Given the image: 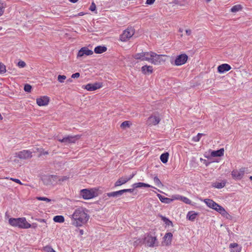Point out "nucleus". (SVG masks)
Listing matches in <instances>:
<instances>
[{
  "label": "nucleus",
  "instance_id": "bb28decb",
  "mask_svg": "<svg viewBox=\"0 0 252 252\" xmlns=\"http://www.w3.org/2000/svg\"><path fill=\"white\" fill-rule=\"evenodd\" d=\"M174 198L175 199H181V200H182L183 202H184L186 204H189L191 203V201L189 198H188L186 197H182L179 195H176V196H174Z\"/></svg>",
  "mask_w": 252,
  "mask_h": 252
},
{
  "label": "nucleus",
  "instance_id": "4468645a",
  "mask_svg": "<svg viewBox=\"0 0 252 252\" xmlns=\"http://www.w3.org/2000/svg\"><path fill=\"white\" fill-rule=\"evenodd\" d=\"M102 87V85L99 83H95L94 84H88L85 86V88L89 91H95Z\"/></svg>",
  "mask_w": 252,
  "mask_h": 252
},
{
  "label": "nucleus",
  "instance_id": "ea45409f",
  "mask_svg": "<svg viewBox=\"0 0 252 252\" xmlns=\"http://www.w3.org/2000/svg\"><path fill=\"white\" fill-rule=\"evenodd\" d=\"M36 199L38 200L45 201H46L47 202H49L51 201V199H50L48 198L47 197H37Z\"/></svg>",
  "mask_w": 252,
  "mask_h": 252
},
{
  "label": "nucleus",
  "instance_id": "39448f33",
  "mask_svg": "<svg viewBox=\"0 0 252 252\" xmlns=\"http://www.w3.org/2000/svg\"><path fill=\"white\" fill-rule=\"evenodd\" d=\"M80 195L85 199H89L97 195V191L95 189H83L81 190Z\"/></svg>",
  "mask_w": 252,
  "mask_h": 252
},
{
  "label": "nucleus",
  "instance_id": "b1692460",
  "mask_svg": "<svg viewBox=\"0 0 252 252\" xmlns=\"http://www.w3.org/2000/svg\"><path fill=\"white\" fill-rule=\"evenodd\" d=\"M224 154V149L223 148L220 149L217 151H212L211 153V155L214 157H221Z\"/></svg>",
  "mask_w": 252,
  "mask_h": 252
},
{
  "label": "nucleus",
  "instance_id": "f257e3e1",
  "mask_svg": "<svg viewBox=\"0 0 252 252\" xmlns=\"http://www.w3.org/2000/svg\"><path fill=\"white\" fill-rule=\"evenodd\" d=\"M89 217L83 208L76 209L73 213L69 216L72 224L76 227H80L86 224Z\"/></svg>",
  "mask_w": 252,
  "mask_h": 252
},
{
  "label": "nucleus",
  "instance_id": "423d86ee",
  "mask_svg": "<svg viewBox=\"0 0 252 252\" xmlns=\"http://www.w3.org/2000/svg\"><path fill=\"white\" fill-rule=\"evenodd\" d=\"M135 32L133 28H128L125 30L123 33L120 36V40L122 41H126L133 35Z\"/></svg>",
  "mask_w": 252,
  "mask_h": 252
},
{
  "label": "nucleus",
  "instance_id": "4be33fe9",
  "mask_svg": "<svg viewBox=\"0 0 252 252\" xmlns=\"http://www.w3.org/2000/svg\"><path fill=\"white\" fill-rule=\"evenodd\" d=\"M153 67L150 65H144L142 67V72L145 74H150L153 72Z\"/></svg>",
  "mask_w": 252,
  "mask_h": 252
},
{
  "label": "nucleus",
  "instance_id": "2f4dec72",
  "mask_svg": "<svg viewBox=\"0 0 252 252\" xmlns=\"http://www.w3.org/2000/svg\"><path fill=\"white\" fill-rule=\"evenodd\" d=\"M131 125V123L130 121H126L121 124V127L122 128H126V127H129Z\"/></svg>",
  "mask_w": 252,
  "mask_h": 252
},
{
  "label": "nucleus",
  "instance_id": "e2e57ef3",
  "mask_svg": "<svg viewBox=\"0 0 252 252\" xmlns=\"http://www.w3.org/2000/svg\"><path fill=\"white\" fill-rule=\"evenodd\" d=\"M2 119V117L1 115V114H0V119Z\"/></svg>",
  "mask_w": 252,
  "mask_h": 252
},
{
  "label": "nucleus",
  "instance_id": "052dcab7",
  "mask_svg": "<svg viewBox=\"0 0 252 252\" xmlns=\"http://www.w3.org/2000/svg\"><path fill=\"white\" fill-rule=\"evenodd\" d=\"M32 227H33V228H35V227H36V224H34V223H33V224H32V225H31V227H32Z\"/></svg>",
  "mask_w": 252,
  "mask_h": 252
},
{
  "label": "nucleus",
  "instance_id": "20e7f679",
  "mask_svg": "<svg viewBox=\"0 0 252 252\" xmlns=\"http://www.w3.org/2000/svg\"><path fill=\"white\" fill-rule=\"evenodd\" d=\"M151 55L150 60L149 62H150L152 64L155 65H159L165 61V60L163 59L165 57L163 55H158L153 52H151Z\"/></svg>",
  "mask_w": 252,
  "mask_h": 252
},
{
  "label": "nucleus",
  "instance_id": "f03ea898",
  "mask_svg": "<svg viewBox=\"0 0 252 252\" xmlns=\"http://www.w3.org/2000/svg\"><path fill=\"white\" fill-rule=\"evenodd\" d=\"M8 221L11 225L20 228L27 229L31 227V224L26 220L25 218H10Z\"/></svg>",
  "mask_w": 252,
  "mask_h": 252
},
{
  "label": "nucleus",
  "instance_id": "ddd939ff",
  "mask_svg": "<svg viewBox=\"0 0 252 252\" xmlns=\"http://www.w3.org/2000/svg\"><path fill=\"white\" fill-rule=\"evenodd\" d=\"M93 54V51L89 50L87 47H82L78 52L77 58L82 57L84 55L89 56Z\"/></svg>",
  "mask_w": 252,
  "mask_h": 252
},
{
  "label": "nucleus",
  "instance_id": "3c124183",
  "mask_svg": "<svg viewBox=\"0 0 252 252\" xmlns=\"http://www.w3.org/2000/svg\"><path fill=\"white\" fill-rule=\"evenodd\" d=\"M68 179V178L67 176H63L61 178L59 179V181L63 182L64 181L67 180Z\"/></svg>",
  "mask_w": 252,
  "mask_h": 252
},
{
  "label": "nucleus",
  "instance_id": "69168bd1",
  "mask_svg": "<svg viewBox=\"0 0 252 252\" xmlns=\"http://www.w3.org/2000/svg\"><path fill=\"white\" fill-rule=\"evenodd\" d=\"M250 180H252V176H250Z\"/></svg>",
  "mask_w": 252,
  "mask_h": 252
},
{
  "label": "nucleus",
  "instance_id": "f8f14e48",
  "mask_svg": "<svg viewBox=\"0 0 252 252\" xmlns=\"http://www.w3.org/2000/svg\"><path fill=\"white\" fill-rule=\"evenodd\" d=\"M135 175V173H132L129 176H124L120 178L115 183V187H118L124 185L130 180Z\"/></svg>",
  "mask_w": 252,
  "mask_h": 252
},
{
  "label": "nucleus",
  "instance_id": "a19ab883",
  "mask_svg": "<svg viewBox=\"0 0 252 252\" xmlns=\"http://www.w3.org/2000/svg\"><path fill=\"white\" fill-rule=\"evenodd\" d=\"M141 244H143L142 239H138L136 241H134L133 243V245L134 246H137L138 245H141Z\"/></svg>",
  "mask_w": 252,
  "mask_h": 252
},
{
  "label": "nucleus",
  "instance_id": "2eb2a0df",
  "mask_svg": "<svg viewBox=\"0 0 252 252\" xmlns=\"http://www.w3.org/2000/svg\"><path fill=\"white\" fill-rule=\"evenodd\" d=\"M160 121V119L159 117L156 116H152L148 118L147 124L149 126L156 125L159 123Z\"/></svg>",
  "mask_w": 252,
  "mask_h": 252
},
{
  "label": "nucleus",
  "instance_id": "13d9d810",
  "mask_svg": "<svg viewBox=\"0 0 252 252\" xmlns=\"http://www.w3.org/2000/svg\"><path fill=\"white\" fill-rule=\"evenodd\" d=\"M71 2L75 3L78 1V0H69Z\"/></svg>",
  "mask_w": 252,
  "mask_h": 252
},
{
  "label": "nucleus",
  "instance_id": "6ab92c4d",
  "mask_svg": "<svg viewBox=\"0 0 252 252\" xmlns=\"http://www.w3.org/2000/svg\"><path fill=\"white\" fill-rule=\"evenodd\" d=\"M231 252H241L242 247L237 243H231L229 245Z\"/></svg>",
  "mask_w": 252,
  "mask_h": 252
},
{
  "label": "nucleus",
  "instance_id": "393cba45",
  "mask_svg": "<svg viewBox=\"0 0 252 252\" xmlns=\"http://www.w3.org/2000/svg\"><path fill=\"white\" fill-rule=\"evenodd\" d=\"M132 187L134 188H142V187H147V188L152 187V186H151V185H150L148 184L141 183V182L137 183H134V184L132 185Z\"/></svg>",
  "mask_w": 252,
  "mask_h": 252
},
{
  "label": "nucleus",
  "instance_id": "aec40b11",
  "mask_svg": "<svg viewBox=\"0 0 252 252\" xmlns=\"http://www.w3.org/2000/svg\"><path fill=\"white\" fill-rule=\"evenodd\" d=\"M173 235L171 233L168 232L165 234L163 237L164 243L165 245L168 246L171 244Z\"/></svg>",
  "mask_w": 252,
  "mask_h": 252
},
{
  "label": "nucleus",
  "instance_id": "0e129e2a",
  "mask_svg": "<svg viewBox=\"0 0 252 252\" xmlns=\"http://www.w3.org/2000/svg\"><path fill=\"white\" fill-rule=\"evenodd\" d=\"M211 0H206L207 2H208L211 1Z\"/></svg>",
  "mask_w": 252,
  "mask_h": 252
},
{
  "label": "nucleus",
  "instance_id": "8fccbe9b",
  "mask_svg": "<svg viewBox=\"0 0 252 252\" xmlns=\"http://www.w3.org/2000/svg\"><path fill=\"white\" fill-rule=\"evenodd\" d=\"M79 76H80V73H78V72H77V73L73 74L71 75V78H77L79 77Z\"/></svg>",
  "mask_w": 252,
  "mask_h": 252
},
{
  "label": "nucleus",
  "instance_id": "9b49d317",
  "mask_svg": "<svg viewBox=\"0 0 252 252\" xmlns=\"http://www.w3.org/2000/svg\"><path fill=\"white\" fill-rule=\"evenodd\" d=\"M188 59V56L185 54L180 55L176 58L174 61V64L177 66H179L185 64Z\"/></svg>",
  "mask_w": 252,
  "mask_h": 252
},
{
  "label": "nucleus",
  "instance_id": "de8ad7c7",
  "mask_svg": "<svg viewBox=\"0 0 252 252\" xmlns=\"http://www.w3.org/2000/svg\"><path fill=\"white\" fill-rule=\"evenodd\" d=\"M95 8H96L95 4H94V2H92L90 6V10L92 11H94L95 10Z\"/></svg>",
  "mask_w": 252,
  "mask_h": 252
},
{
  "label": "nucleus",
  "instance_id": "09e8293b",
  "mask_svg": "<svg viewBox=\"0 0 252 252\" xmlns=\"http://www.w3.org/2000/svg\"><path fill=\"white\" fill-rule=\"evenodd\" d=\"M116 192L119 197L121 196L124 194V193H125V191L124 190V189L116 191Z\"/></svg>",
  "mask_w": 252,
  "mask_h": 252
},
{
  "label": "nucleus",
  "instance_id": "0eeeda50",
  "mask_svg": "<svg viewBox=\"0 0 252 252\" xmlns=\"http://www.w3.org/2000/svg\"><path fill=\"white\" fill-rule=\"evenodd\" d=\"M80 136L79 135H68L63 137L62 139H58V140L62 143H64L65 144H69V143H74L77 140L79 139Z\"/></svg>",
  "mask_w": 252,
  "mask_h": 252
},
{
  "label": "nucleus",
  "instance_id": "5701e85b",
  "mask_svg": "<svg viewBox=\"0 0 252 252\" xmlns=\"http://www.w3.org/2000/svg\"><path fill=\"white\" fill-rule=\"evenodd\" d=\"M204 202L206 203L207 206L213 209H214L216 207V205H217V203L210 199H205L204 200Z\"/></svg>",
  "mask_w": 252,
  "mask_h": 252
},
{
  "label": "nucleus",
  "instance_id": "a18cd8bd",
  "mask_svg": "<svg viewBox=\"0 0 252 252\" xmlns=\"http://www.w3.org/2000/svg\"><path fill=\"white\" fill-rule=\"evenodd\" d=\"M5 179H8L9 178L8 177H6L5 178ZM9 179L11 181H13L19 184H20V185H22V183H21V182L20 181V180L18 179H15V178H9Z\"/></svg>",
  "mask_w": 252,
  "mask_h": 252
},
{
  "label": "nucleus",
  "instance_id": "a211bd4d",
  "mask_svg": "<svg viewBox=\"0 0 252 252\" xmlns=\"http://www.w3.org/2000/svg\"><path fill=\"white\" fill-rule=\"evenodd\" d=\"M231 66L227 63L222 64L218 67V71L219 73H223L228 71L231 69Z\"/></svg>",
  "mask_w": 252,
  "mask_h": 252
},
{
  "label": "nucleus",
  "instance_id": "cd10ccee",
  "mask_svg": "<svg viewBox=\"0 0 252 252\" xmlns=\"http://www.w3.org/2000/svg\"><path fill=\"white\" fill-rule=\"evenodd\" d=\"M169 154L168 153H165L161 155L160 159L163 163H166L168 159Z\"/></svg>",
  "mask_w": 252,
  "mask_h": 252
},
{
  "label": "nucleus",
  "instance_id": "412c9836",
  "mask_svg": "<svg viewBox=\"0 0 252 252\" xmlns=\"http://www.w3.org/2000/svg\"><path fill=\"white\" fill-rule=\"evenodd\" d=\"M158 196L159 200L163 203H167L169 204L171 203L173 200L175 199L174 198V196H176V195H174L172 196L173 198H169L165 197L164 196L161 195L160 194H158Z\"/></svg>",
  "mask_w": 252,
  "mask_h": 252
},
{
  "label": "nucleus",
  "instance_id": "5fc2aeb1",
  "mask_svg": "<svg viewBox=\"0 0 252 252\" xmlns=\"http://www.w3.org/2000/svg\"><path fill=\"white\" fill-rule=\"evenodd\" d=\"M186 32L187 33V35H190L191 33V31L190 30H187L186 31Z\"/></svg>",
  "mask_w": 252,
  "mask_h": 252
},
{
  "label": "nucleus",
  "instance_id": "79ce46f5",
  "mask_svg": "<svg viewBox=\"0 0 252 252\" xmlns=\"http://www.w3.org/2000/svg\"><path fill=\"white\" fill-rule=\"evenodd\" d=\"M6 72L5 66L0 63V73L2 74Z\"/></svg>",
  "mask_w": 252,
  "mask_h": 252
},
{
  "label": "nucleus",
  "instance_id": "f704fd0d",
  "mask_svg": "<svg viewBox=\"0 0 252 252\" xmlns=\"http://www.w3.org/2000/svg\"><path fill=\"white\" fill-rule=\"evenodd\" d=\"M5 5L3 3L0 2V16H1L4 13Z\"/></svg>",
  "mask_w": 252,
  "mask_h": 252
},
{
  "label": "nucleus",
  "instance_id": "37998d69",
  "mask_svg": "<svg viewBox=\"0 0 252 252\" xmlns=\"http://www.w3.org/2000/svg\"><path fill=\"white\" fill-rule=\"evenodd\" d=\"M44 250L46 252H56L55 250L50 246H46L44 247Z\"/></svg>",
  "mask_w": 252,
  "mask_h": 252
},
{
  "label": "nucleus",
  "instance_id": "4d7b16f0",
  "mask_svg": "<svg viewBox=\"0 0 252 252\" xmlns=\"http://www.w3.org/2000/svg\"><path fill=\"white\" fill-rule=\"evenodd\" d=\"M79 233L80 235H82L84 234V231L82 229L79 230Z\"/></svg>",
  "mask_w": 252,
  "mask_h": 252
},
{
  "label": "nucleus",
  "instance_id": "c03bdc74",
  "mask_svg": "<svg viewBox=\"0 0 252 252\" xmlns=\"http://www.w3.org/2000/svg\"><path fill=\"white\" fill-rule=\"evenodd\" d=\"M32 89V86L29 84H26L24 86V90L27 92H30Z\"/></svg>",
  "mask_w": 252,
  "mask_h": 252
},
{
  "label": "nucleus",
  "instance_id": "4c0bfd02",
  "mask_svg": "<svg viewBox=\"0 0 252 252\" xmlns=\"http://www.w3.org/2000/svg\"><path fill=\"white\" fill-rule=\"evenodd\" d=\"M154 181L155 184L158 187L161 185V183L158 177L156 176L154 178Z\"/></svg>",
  "mask_w": 252,
  "mask_h": 252
},
{
  "label": "nucleus",
  "instance_id": "c9c22d12",
  "mask_svg": "<svg viewBox=\"0 0 252 252\" xmlns=\"http://www.w3.org/2000/svg\"><path fill=\"white\" fill-rule=\"evenodd\" d=\"M202 135V133H198L196 136L192 138V140L194 142H198Z\"/></svg>",
  "mask_w": 252,
  "mask_h": 252
},
{
  "label": "nucleus",
  "instance_id": "7c9ffc66",
  "mask_svg": "<svg viewBox=\"0 0 252 252\" xmlns=\"http://www.w3.org/2000/svg\"><path fill=\"white\" fill-rule=\"evenodd\" d=\"M242 7L241 5H240V4L236 5L233 6L231 8V11L232 12L235 13V12L240 11V10L242 9Z\"/></svg>",
  "mask_w": 252,
  "mask_h": 252
},
{
  "label": "nucleus",
  "instance_id": "9d476101",
  "mask_svg": "<svg viewBox=\"0 0 252 252\" xmlns=\"http://www.w3.org/2000/svg\"><path fill=\"white\" fill-rule=\"evenodd\" d=\"M151 52H141L135 54L133 56V58L136 60L141 61H146L149 62Z\"/></svg>",
  "mask_w": 252,
  "mask_h": 252
},
{
  "label": "nucleus",
  "instance_id": "c756f323",
  "mask_svg": "<svg viewBox=\"0 0 252 252\" xmlns=\"http://www.w3.org/2000/svg\"><path fill=\"white\" fill-rule=\"evenodd\" d=\"M53 220L54 221L56 222H63L64 221V219L63 216H55L53 218Z\"/></svg>",
  "mask_w": 252,
  "mask_h": 252
},
{
  "label": "nucleus",
  "instance_id": "7ed1b4c3",
  "mask_svg": "<svg viewBox=\"0 0 252 252\" xmlns=\"http://www.w3.org/2000/svg\"><path fill=\"white\" fill-rule=\"evenodd\" d=\"M143 239V244L146 247L154 248L158 246L157 237L151 233L145 234Z\"/></svg>",
  "mask_w": 252,
  "mask_h": 252
},
{
  "label": "nucleus",
  "instance_id": "864d4df0",
  "mask_svg": "<svg viewBox=\"0 0 252 252\" xmlns=\"http://www.w3.org/2000/svg\"><path fill=\"white\" fill-rule=\"evenodd\" d=\"M124 190L125 191V192H132L134 190V189H124Z\"/></svg>",
  "mask_w": 252,
  "mask_h": 252
},
{
  "label": "nucleus",
  "instance_id": "c85d7f7f",
  "mask_svg": "<svg viewBox=\"0 0 252 252\" xmlns=\"http://www.w3.org/2000/svg\"><path fill=\"white\" fill-rule=\"evenodd\" d=\"M197 216V214L192 213V212H189L188 213L187 215V218L191 221H193L195 220Z\"/></svg>",
  "mask_w": 252,
  "mask_h": 252
},
{
  "label": "nucleus",
  "instance_id": "6e6552de",
  "mask_svg": "<svg viewBox=\"0 0 252 252\" xmlns=\"http://www.w3.org/2000/svg\"><path fill=\"white\" fill-rule=\"evenodd\" d=\"M246 170L247 168L245 167H242L239 170H233L231 172L232 178L235 180H241L243 178Z\"/></svg>",
  "mask_w": 252,
  "mask_h": 252
},
{
  "label": "nucleus",
  "instance_id": "e433bc0d",
  "mask_svg": "<svg viewBox=\"0 0 252 252\" xmlns=\"http://www.w3.org/2000/svg\"><path fill=\"white\" fill-rule=\"evenodd\" d=\"M66 78V76L65 75H59L58 76V80L60 83H63V82H64V81L65 80Z\"/></svg>",
  "mask_w": 252,
  "mask_h": 252
},
{
  "label": "nucleus",
  "instance_id": "72a5a7b5",
  "mask_svg": "<svg viewBox=\"0 0 252 252\" xmlns=\"http://www.w3.org/2000/svg\"><path fill=\"white\" fill-rule=\"evenodd\" d=\"M162 220L165 222V223L167 225H172V222L171 221L169 220L167 218L162 217Z\"/></svg>",
  "mask_w": 252,
  "mask_h": 252
},
{
  "label": "nucleus",
  "instance_id": "58836bf2",
  "mask_svg": "<svg viewBox=\"0 0 252 252\" xmlns=\"http://www.w3.org/2000/svg\"><path fill=\"white\" fill-rule=\"evenodd\" d=\"M106 194L109 197H119L116 191L108 192Z\"/></svg>",
  "mask_w": 252,
  "mask_h": 252
},
{
  "label": "nucleus",
  "instance_id": "bf43d9fd",
  "mask_svg": "<svg viewBox=\"0 0 252 252\" xmlns=\"http://www.w3.org/2000/svg\"><path fill=\"white\" fill-rule=\"evenodd\" d=\"M41 154H43V155H48V152H44L43 153H41Z\"/></svg>",
  "mask_w": 252,
  "mask_h": 252
},
{
  "label": "nucleus",
  "instance_id": "f3484780",
  "mask_svg": "<svg viewBox=\"0 0 252 252\" xmlns=\"http://www.w3.org/2000/svg\"><path fill=\"white\" fill-rule=\"evenodd\" d=\"M214 210H216V211L220 213L222 216H223L224 217H226V218H228V216H230L229 214L227 213V212L225 210L224 208L219 205L217 203V205H216V207L214 208Z\"/></svg>",
  "mask_w": 252,
  "mask_h": 252
},
{
  "label": "nucleus",
  "instance_id": "a878e982",
  "mask_svg": "<svg viewBox=\"0 0 252 252\" xmlns=\"http://www.w3.org/2000/svg\"><path fill=\"white\" fill-rule=\"evenodd\" d=\"M107 48L105 46H98L94 48V51L96 54H101L105 52Z\"/></svg>",
  "mask_w": 252,
  "mask_h": 252
},
{
  "label": "nucleus",
  "instance_id": "49530a36",
  "mask_svg": "<svg viewBox=\"0 0 252 252\" xmlns=\"http://www.w3.org/2000/svg\"><path fill=\"white\" fill-rule=\"evenodd\" d=\"M18 65L20 67H24L26 66V63L24 61H19L18 63Z\"/></svg>",
  "mask_w": 252,
  "mask_h": 252
},
{
  "label": "nucleus",
  "instance_id": "473e14b6",
  "mask_svg": "<svg viewBox=\"0 0 252 252\" xmlns=\"http://www.w3.org/2000/svg\"><path fill=\"white\" fill-rule=\"evenodd\" d=\"M225 186L224 183L217 182L213 184V187L217 189H221L224 187Z\"/></svg>",
  "mask_w": 252,
  "mask_h": 252
},
{
  "label": "nucleus",
  "instance_id": "603ef678",
  "mask_svg": "<svg viewBox=\"0 0 252 252\" xmlns=\"http://www.w3.org/2000/svg\"><path fill=\"white\" fill-rule=\"evenodd\" d=\"M155 0H147L146 3L147 4H152L155 2Z\"/></svg>",
  "mask_w": 252,
  "mask_h": 252
},
{
  "label": "nucleus",
  "instance_id": "680f3d73",
  "mask_svg": "<svg viewBox=\"0 0 252 252\" xmlns=\"http://www.w3.org/2000/svg\"><path fill=\"white\" fill-rule=\"evenodd\" d=\"M179 32H182L183 31V30L182 29H180L179 30Z\"/></svg>",
  "mask_w": 252,
  "mask_h": 252
},
{
  "label": "nucleus",
  "instance_id": "1a4fd4ad",
  "mask_svg": "<svg viewBox=\"0 0 252 252\" xmlns=\"http://www.w3.org/2000/svg\"><path fill=\"white\" fill-rule=\"evenodd\" d=\"M32 152L29 150H23L15 153V157L19 158L22 159H26L32 157Z\"/></svg>",
  "mask_w": 252,
  "mask_h": 252
},
{
  "label": "nucleus",
  "instance_id": "dca6fc26",
  "mask_svg": "<svg viewBox=\"0 0 252 252\" xmlns=\"http://www.w3.org/2000/svg\"><path fill=\"white\" fill-rule=\"evenodd\" d=\"M49 101V98L47 96H43L36 99V103L40 106L47 105Z\"/></svg>",
  "mask_w": 252,
  "mask_h": 252
},
{
  "label": "nucleus",
  "instance_id": "6e6d98bb",
  "mask_svg": "<svg viewBox=\"0 0 252 252\" xmlns=\"http://www.w3.org/2000/svg\"><path fill=\"white\" fill-rule=\"evenodd\" d=\"M37 221H38L39 222H46V220L44 219H37Z\"/></svg>",
  "mask_w": 252,
  "mask_h": 252
}]
</instances>
